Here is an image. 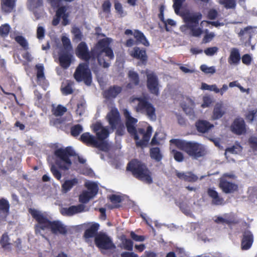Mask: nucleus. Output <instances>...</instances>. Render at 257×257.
Instances as JSON below:
<instances>
[{
	"instance_id": "31",
	"label": "nucleus",
	"mask_w": 257,
	"mask_h": 257,
	"mask_svg": "<svg viewBox=\"0 0 257 257\" xmlns=\"http://www.w3.org/2000/svg\"><path fill=\"white\" fill-rule=\"evenodd\" d=\"M78 183L77 178H73L71 180H66L62 185V189L64 192L66 193L70 191L73 186L76 185Z\"/></svg>"
},
{
	"instance_id": "1",
	"label": "nucleus",
	"mask_w": 257,
	"mask_h": 257,
	"mask_svg": "<svg viewBox=\"0 0 257 257\" xmlns=\"http://www.w3.org/2000/svg\"><path fill=\"white\" fill-rule=\"evenodd\" d=\"M111 39L105 38L100 39L89 51L88 47L85 42H81L75 50L76 55L85 62L90 60L97 59L99 65L107 68L110 65V61L114 58L113 51L110 47Z\"/></svg>"
},
{
	"instance_id": "29",
	"label": "nucleus",
	"mask_w": 257,
	"mask_h": 257,
	"mask_svg": "<svg viewBox=\"0 0 257 257\" xmlns=\"http://www.w3.org/2000/svg\"><path fill=\"white\" fill-rule=\"evenodd\" d=\"M96 140L94 136L90 135L88 132L82 134L79 139V140L84 144L87 146L92 147H94V145L96 144Z\"/></svg>"
},
{
	"instance_id": "63",
	"label": "nucleus",
	"mask_w": 257,
	"mask_h": 257,
	"mask_svg": "<svg viewBox=\"0 0 257 257\" xmlns=\"http://www.w3.org/2000/svg\"><path fill=\"white\" fill-rule=\"evenodd\" d=\"M203 100L202 107L203 108L209 107L212 102L211 99L208 96L204 97Z\"/></svg>"
},
{
	"instance_id": "18",
	"label": "nucleus",
	"mask_w": 257,
	"mask_h": 257,
	"mask_svg": "<svg viewBox=\"0 0 257 257\" xmlns=\"http://www.w3.org/2000/svg\"><path fill=\"white\" fill-rule=\"evenodd\" d=\"M253 242V236L251 231L246 230L243 232L241 242L242 250H248L251 246Z\"/></svg>"
},
{
	"instance_id": "37",
	"label": "nucleus",
	"mask_w": 257,
	"mask_h": 257,
	"mask_svg": "<svg viewBox=\"0 0 257 257\" xmlns=\"http://www.w3.org/2000/svg\"><path fill=\"white\" fill-rule=\"evenodd\" d=\"M10 204L5 198L0 199V212L8 214L9 212Z\"/></svg>"
},
{
	"instance_id": "34",
	"label": "nucleus",
	"mask_w": 257,
	"mask_h": 257,
	"mask_svg": "<svg viewBox=\"0 0 257 257\" xmlns=\"http://www.w3.org/2000/svg\"><path fill=\"white\" fill-rule=\"evenodd\" d=\"M10 238L7 232L4 233L1 236L0 239V244L2 247L5 249L9 248V246L11 244L10 242Z\"/></svg>"
},
{
	"instance_id": "27",
	"label": "nucleus",
	"mask_w": 257,
	"mask_h": 257,
	"mask_svg": "<svg viewBox=\"0 0 257 257\" xmlns=\"http://www.w3.org/2000/svg\"><path fill=\"white\" fill-rule=\"evenodd\" d=\"M99 228V224L98 223H93L86 229L84 233L83 237L85 239H89L95 236L99 233L98 230Z\"/></svg>"
},
{
	"instance_id": "47",
	"label": "nucleus",
	"mask_w": 257,
	"mask_h": 257,
	"mask_svg": "<svg viewBox=\"0 0 257 257\" xmlns=\"http://www.w3.org/2000/svg\"><path fill=\"white\" fill-rule=\"evenodd\" d=\"M10 26L9 24L2 25L0 27V36L2 37H7L10 31Z\"/></svg>"
},
{
	"instance_id": "43",
	"label": "nucleus",
	"mask_w": 257,
	"mask_h": 257,
	"mask_svg": "<svg viewBox=\"0 0 257 257\" xmlns=\"http://www.w3.org/2000/svg\"><path fill=\"white\" fill-rule=\"evenodd\" d=\"M257 116V109L248 111L245 115L246 120L249 122H252L256 119Z\"/></svg>"
},
{
	"instance_id": "6",
	"label": "nucleus",
	"mask_w": 257,
	"mask_h": 257,
	"mask_svg": "<svg viewBox=\"0 0 257 257\" xmlns=\"http://www.w3.org/2000/svg\"><path fill=\"white\" fill-rule=\"evenodd\" d=\"M54 154L56 157V164L59 168L63 170H68L72 165V162L70 159L71 157L78 156V160L80 163L84 164L86 162L83 158L80 157L76 154L71 147H67L63 149L59 148L55 150Z\"/></svg>"
},
{
	"instance_id": "48",
	"label": "nucleus",
	"mask_w": 257,
	"mask_h": 257,
	"mask_svg": "<svg viewBox=\"0 0 257 257\" xmlns=\"http://www.w3.org/2000/svg\"><path fill=\"white\" fill-rule=\"evenodd\" d=\"M111 4L109 0H105L102 4L101 8L104 13L109 14L111 12Z\"/></svg>"
},
{
	"instance_id": "39",
	"label": "nucleus",
	"mask_w": 257,
	"mask_h": 257,
	"mask_svg": "<svg viewBox=\"0 0 257 257\" xmlns=\"http://www.w3.org/2000/svg\"><path fill=\"white\" fill-rule=\"evenodd\" d=\"M83 132V127L77 124L72 126L70 128L71 135L74 137H78Z\"/></svg>"
},
{
	"instance_id": "33",
	"label": "nucleus",
	"mask_w": 257,
	"mask_h": 257,
	"mask_svg": "<svg viewBox=\"0 0 257 257\" xmlns=\"http://www.w3.org/2000/svg\"><path fill=\"white\" fill-rule=\"evenodd\" d=\"M122 247L124 249L132 251L133 249V241L128 238H126L124 235H123L121 238Z\"/></svg>"
},
{
	"instance_id": "42",
	"label": "nucleus",
	"mask_w": 257,
	"mask_h": 257,
	"mask_svg": "<svg viewBox=\"0 0 257 257\" xmlns=\"http://www.w3.org/2000/svg\"><path fill=\"white\" fill-rule=\"evenodd\" d=\"M73 83L70 81H68L67 84L61 88L62 92L63 94L67 95L73 93L72 85Z\"/></svg>"
},
{
	"instance_id": "38",
	"label": "nucleus",
	"mask_w": 257,
	"mask_h": 257,
	"mask_svg": "<svg viewBox=\"0 0 257 257\" xmlns=\"http://www.w3.org/2000/svg\"><path fill=\"white\" fill-rule=\"evenodd\" d=\"M15 41L23 48L25 50L29 49V44L26 39L22 36H17L15 38Z\"/></svg>"
},
{
	"instance_id": "21",
	"label": "nucleus",
	"mask_w": 257,
	"mask_h": 257,
	"mask_svg": "<svg viewBox=\"0 0 257 257\" xmlns=\"http://www.w3.org/2000/svg\"><path fill=\"white\" fill-rule=\"evenodd\" d=\"M195 126L197 132L202 134L208 133L214 127V125L208 121L203 119L198 120L195 122Z\"/></svg>"
},
{
	"instance_id": "15",
	"label": "nucleus",
	"mask_w": 257,
	"mask_h": 257,
	"mask_svg": "<svg viewBox=\"0 0 257 257\" xmlns=\"http://www.w3.org/2000/svg\"><path fill=\"white\" fill-rule=\"evenodd\" d=\"M207 194L211 199V203L214 206H221L225 204L224 198L219 195L214 188H208L207 190Z\"/></svg>"
},
{
	"instance_id": "20",
	"label": "nucleus",
	"mask_w": 257,
	"mask_h": 257,
	"mask_svg": "<svg viewBox=\"0 0 257 257\" xmlns=\"http://www.w3.org/2000/svg\"><path fill=\"white\" fill-rule=\"evenodd\" d=\"M133 57L140 60L143 64H146L148 60V56L145 49H140L138 47H135L130 53Z\"/></svg>"
},
{
	"instance_id": "5",
	"label": "nucleus",
	"mask_w": 257,
	"mask_h": 257,
	"mask_svg": "<svg viewBox=\"0 0 257 257\" xmlns=\"http://www.w3.org/2000/svg\"><path fill=\"white\" fill-rule=\"evenodd\" d=\"M126 171L130 172L137 179L146 184L153 183L152 174L147 165L138 160L133 159L127 165Z\"/></svg>"
},
{
	"instance_id": "26",
	"label": "nucleus",
	"mask_w": 257,
	"mask_h": 257,
	"mask_svg": "<svg viewBox=\"0 0 257 257\" xmlns=\"http://www.w3.org/2000/svg\"><path fill=\"white\" fill-rule=\"evenodd\" d=\"M1 9L3 12L10 14L16 11V0H1Z\"/></svg>"
},
{
	"instance_id": "59",
	"label": "nucleus",
	"mask_w": 257,
	"mask_h": 257,
	"mask_svg": "<svg viewBox=\"0 0 257 257\" xmlns=\"http://www.w3.org/2000/svg\"><path fill=\"white\" fill-rule=\"evenodd\" d=\"M130 236L134 240L136 241H143L145 239V237L144 235H137L133 231L130 233Z\"/></svg>"
},
{
	"instance_id": "53",
	"label": "nucleus",
	"mask_w": 257,
	"mask_h": 257,
	"mask_svg": "<svg viewBox=\"0 0 257 257\" xmlns=\"http://www.w3.org/2000/svg\"><path fill=\"white\" fill-rule=\"evenodd\" d=\"M200 70L206 74H213L215 72V69L214 66L208 67L203 64L201 65Z\"/></svg>"
},
{
	"instance_id": "28",
	"label": "nucleus",
	"mask_w": 257,
	"mask_h": 257,
	"mask_svg": "<svg viewBox=\"0 0 257 257\" xmlns=\"http://www.w3.org/2000/svg\"><path fill=\"white\" fill-rule=\"evenodd\" d=\"M240 59L239 50L236 48H232L228 58V63L231 65H237L240 63Z\"/></svg>"
},
{
	"instance_id": "13",
	"label": "nucleus",
	"mask_w": 257,
	"mask_h": 257,
	"mask_svg": "<svg viewBox=\"0 0 257 257\" xmlns=\"http://www.w3.org/2000/svg\"><path fill=\"white\" fill-rule=\"evenodd\" d=\"M218 187L225 194L233 193L238 190L237 184L227 180L225 178L219 179Z\"/></svg>"
},
{
	"instance_id": "30",
	"label": "nucleus",
	"mask_w": 257,
	"mask_h": 257,
	"mask_svg": "<svg viewBox=\"0 0 257 257\" xmlns=\"http://www.w3.org/2000/svg\"><path fill=\"white\" fill-rule=\"evenodd\" d=\"M134 36L136 40L137 44H142L147 47L149 46V42L141 31L135 30L134 32Z\"/></svg>"
},
{
	"instance_id": "24",
	"label": "nucleus",
	"mask_w": 257,
	"mask_h": 257,
	"mask_svg": "<svg viewBox=\"0 0 257 257\" xmlns=\"http://www.w3.org/2000/svg\"><path fill=\"white\" fill-rule=\"evenodd\" d=\"M201 18L202 15L200 13L193 15L187 13L184 15V17L188 28H190V26H198L199 21Z\"/></svg>"
},
{
	"instance_id": "64",
	"label": "nucleus",
	"mask_w": 257,
	"mask_h": 257,
	"mask_svg": "<svg viewBox=\"0 0 257 257\" xmlns=\"http://www.w3.org/2000/svg\"><path fill=\"white\" fill-rule=\"evenodd\" d=\"M218 13L216 10L214 9L210 10L208 13V18L210 20H214L216 18Z\"/></svg>"
},
{
	"instance_id": "11",
	"label": "nucleus",
	"mask_w": 257,
	"mask_h": 257,
	"mask_svg": "<svg viewBox=\"0 0 257 257\" xmlns=\"http://www.w3.org/2000/svg\"><path fill=\"white\" fill-rule=\"evenodd\" d=\"M147 87L152 94H159V84L157 76L153 72L147 74Z\"/></svg>"
},
{
	"instance_id": "2",
	"label": "nucleus",
	"mask_w": 257,
	"mask_h": 257,
	"mask_svg": "<svg viewBox=\"0 0 257 257\" xmlns=\"http://www.w3.org/2000/svg\"><path fill=\"white\" fill-rule=\"evenodd\" d=\"M170 146L174 145L178 149L186 153L192 159H198L205 156L206 150L201 144L194 141H188L179 139H172L169 141ZM171 154L173 156L175 160L178 162H182L184 159L183 154L176 149L170 147Z\"/></svg>"
},
{
	"instance_id": "56",
	"label": "nucleus",
	"mask_w": 257,
	"mask_h": 257,
	"mask_svg": "<svg viewBox=\"0 0 257 257\" xmlns=\"http://www.w3.org/2000/svg\"><path fill=\"white\" fill-rule=\"evenodd\" d=\"M114 7L116 13L121 16H123V10L122 5L118 1H115Z\"/></svg>"
},
{
	"instance_id": "9",
	"label": "nucleus",
	"mask_w": 257,
	"mask_h": 257,
	"mask_svg": "<svg viewBox=\"0 0 257 257\" xmlns=\"http://www.w3.org/2000/svg\"><path fill=\"white\" fill-rule=\"evenodd\" d=\"M95 245L100 250H111L116 248L112 239L105 233L99 232L94 238Z\"/></svg>"
},
{
	"instance_id": "14",
	"label": "nucleus",
	"mask_w": 257,
	"mask_h": 257,
	"mask_svg": "<svg viewBox=\"0 0 257 257\" xmlns=\"http://www.w3.org/2000/svg\"><path fill=\"white\" fill-rule=\"evenodd\" d=\"M106 118L112 130L116 128L121 123V117L117 108H112L106 115Z\"/></svg>"
},
{
	"instance_id": "44",
	"label": "nucleus",
	"mask_w": 257,
	"mask_h": 257,
	"mask_svg": "<svg viewBox=\"0 0 257 257\" xmlns=\"http://www.w3.org/2000/svg\"><path fill=\"white\" fill-rule=\"evenodd\" d=\"M30 7L34 10L40 8L43 5V0H28Z\"/></svg>"
},
{
	"instance_id": "32",
	"label": "nucleus",
	"mask_w": 257,
	"mask_h": 257,
	"mask_svg": "<svg viewBox=\"0 0 257 257\" xmlns=\"http://www.w3.org/2000/svg\"><path fill=\"white\" fill-rule=\"evenodd\" d=\"M150 153L151 158L155 160L156 162H159L162 159L163 155L159 148L154 147L151 148Z\"/></svg>"
},
{
	"instance_id": "23",
	"label": "nucleus",
	"mask_w": 257,
	"mask_h": 257,
	"mask_svg": "<svg viewBox=\"0 0 257 257\" xmlns=\"http://www.w3.org/2000/svg\"><path fill=\"white\" fill-rule=\"evenodd\" d=\"M226 108L221 102H217L214 106L212 114L211 115L212 120H215L221 118L226 113Z\"/></svg>"
},
{
	"instance_id": "55",
	"label": "nucleus",
	"mask_w": 257,
	"mask_h": 257,
	"mask_svg": "<svg viewBox=\"0 0 257 257\" xmlns=\"http://www.w3.org/2000/svg\"><path fill=\"white\" fill-rule=\"evenodd\" d=\"M50 170L53 176L58 180H60L62 177V175L61 172L58 170V169L56 168L55 165H52Z\"/></svg>"
},
{
	"instance_id": "7",
	"label": "nucleus",
	"mask_w": 257,
	"mask_h": 257,
	"mask_svg": "<svg viewBox=\"0 0 257 257\" xmlns=\"http://www.w3.org/2000/svg\"><path fill=\"white\" fill-rule=\"evenodd\" d=\"M130 102L134 103L137 101L138 104L135 106V110L138 113L145 114L152 120L156 119V108L149 100L147 96L138 97L133 95L130 97Z\"/></svg>"
},
{
	"instance_id": "35",
	"label": "nucleus",
	"mask_w": 257,
	"mask_h": 257,
	"mask_svg": "<svg viewBox=\"0 0 257 257\" xmlns=\"http://www.w3.org/2000/svg\"><path fill=\"white\" fill-rule=\"evenodd\" d=\"M109 199L113 204V206L110 208L111 209L118 208L121 206L119 203L122 201V199L120 196L112 194L109 197Z\"/></svg>"
},
{
	"instance_id": "52",
	"label": "nucleus",
	"mask_w": 257,
	"mask_h": 257,
	"mask_svg": "<svg viewBox=\"0 0 257 257\" xmlns=\"http://www.w3.org/2000/svg\"><path fill=\"white\" fill-rule=\"evenodd\" d=\"M62 41L64 47L63 50L70 51L72 50V46L69 39L67 37H63L62 39Z\"/></svg>"
},
{
	"instance_id": "17",
	"label": "nucleus",
	"mask_w": 257,
	"mask_h": 257,
	"mask_svg": "<svg viewBox=\"0 0 257 257\" xmlns=\"http://www.w3.org/2000/svg\"><path fill=\"white\" fill-rule=\"evenodd\" d=\"M85 206L83 204L78 205H72L69 207L62 208L61 210V213L64 216H71L75 214L83 212L84 210Z\"/></svg>"
},
{
	"instance_id": "57",
	"label": "nucleus",
	"mask_w": 257,
	"mask_h": 257,
	"mask_svg": "<svg viewBox=\"0 0 257 257\" xmlns=\"http://www.w3.org/2000/svg\"><path fill=\"white\" fill-rule=\"evenodd\" d=\"M218 50L217 47H212L205 49L204 53L207 56H211L214 55Z\"/></svg>"
},
{
	"instance_id": "10",
	"label": "nucleus",
	"mask_w": 257,
	"mask_h": 257,
	"mask_svg": "<svg viewBox=\"0 0 257 257\" xmlns=\"http://www.w3.org/2000/svg\"><path fill=\"white\" fill-rule=\"evenodd\" d=\"M85 186L88 191H83L79 196V201L83 203H87L97 194L98 191V186L95 182L86 183Z\"/></svg>"
},
{
	"instance_id": "36",
	"label": "nucleus",
	"mask_w": 257,
	"mask_h": 257,
	"mask_svg": "<svg viewBox=\"0 0 257 257\" xmlns=\"http://www.w3.org/2000/svg\"><path fill=\"white\" fill-rule=\"evenodd\" d=\"M109 135V132L108 128L104 127L96 133V139L99 141H104L108 137Z\"/></svg>"
},
{
	"instance_id": "46",
	"label": "nucleus",
	"mask_w": 257,
	"mask_h": 257,
	"mask_svg": "<svg viewBox=\"0 0 257 257\" xmlns=\"http://www.w3.org/2000/svg\"><path fill=\"white\" fill-rule=\"evenodd\" d=\"M66 111L67 109L65 107L61 105H58L56 108L53 110V114L56 116H62Z\"/></svg>"
},
{
	"instance_id": "19",
	"label": "nucleus",
	"mask_w": 257,
	"mask_h": 257,
	"mask_svg": "<svg viewBox=\"0 0 257 257\" xmlns=\"http://www.w3.org/2000/svg\"><path fill=\"white\" fill-rule=\"evenodd\" d=\"M231 130L233 133L238 135L245 133L246 128L244 120L242 118L235 119L231 125Z\"/></svg>"
},
{
	"instance_id": "16",
	"label": "nucleus",
	"mask_w": 257,
	"mask_h": 257,
	"mask_svg": "<svg viewBox=\"0 0 257 257\" xmlns=\"http://www.w3.org/2000/svg\"><path fill=\"white\" fill-rule=\"evenodd\" d=\"M72 57L70 51L61 50L58 54L60 66L63 69H67L71 65Z\"/></svg>"
},
{
	"instance_id": "41",
	"label": "nucleus",
	"mask_w": 257,
	"mask_h": 257,
	"mask_svg": "<svg viewBox=\"0 0 257 257\" xmlns=\"http://www.w3.org/2000/svg\"><path fill=\"white\" fill-rule=\"evenodd\" d=\"M197 26H190V28H188L192 36L198 37L203 33L202 29L197 27Z\"/></svg>"
},
{
	"instance_id": "45",
	"label": "nucleus",
	"mask_w": 257,
	"mask_h": 257,
	"mask_svg": "<svg viewBox=\"0 0 257 257\" xmlns=\"http://www.w3.org/2000/svg\"><path fill=\"white\" fill-rule=\"evenodd\" d=\"M37 78L38 80H43L45 78L44 75V68L42 65H36Z\"/></svg>"
},
{
	"instance_id": "58",
	"label": "nucleus",
	"mask_w": 257,
	"mask_h": 257,
	"mask_svg": "<svg viewBox=\"0 0 257 257\" xmlns=\"http://www.w3.org/2000/svg\"><path fill=\"white\" fill-rule=\"evenodd\" d=\"M214 36H215V35L213 33L211 32V33H208L207 32V30H206V33L205 35V36H204V38H203L202 43H205V44L209 43L213 39V38L214 37Z\"/></svg>"
},
{
	"instance_id": "62",
	"label": "nucleus",
	"mask_w": 257,
	"mask_h": 257,
	"mask_svg": "<svg viewBox=\"0 0 257 257\" xmlns=\"http://www.w3.org/2000/svg\"><path fill=\"white\" fill-rule=\"evenodd\" d=\"M124 126L121 122L117 127H116V134L118 136H122L124 132Z\"/></svg>"
},
{
	"instance_id": "51",
	"label": "nucleus",
	"mask_w": 257,
	"mask_h": 257,
	"mask_svg": "<svg viewBox=\"0 0 257 257\" xmlns=\"http://www.w3.org/2000/svg\"><path fill=\"white\" fill-rule=\"evenodd\" d=\"M220 4L224 5L227 9H234L236 7V2L235 0H223Z\"/></svg>"
},
{
	"instance_id": "49",
	"label": "nucleus",
	"mask_w": 257,
	"mask_h": 257,
	"mask_svg": "<svg viewBox=\"0 0 257 257\" xmlns=\"http://www.w3.org/2000/svg\"><path fill=\"white\" fill-rule=\"evenodd\" d=\"M102 151H106L108 148V144L104 141H99L96 140V143L94 147Z\"/></svg>"
},
{
	"instance_id": "54",
	"label": "nucleus",
	"mask_w": 257,
	"mask_h": 257,
	"mask_svg": "<svg viewBox=\"0 0 257 257\" xmlns=\"http://www.w3.org/2000/svg\"><path fill=\"white\" fill-rule=\"evenodd\" d=\"M250 148L255 151H257V137L251 136L248 140Z\"/></svg>"
},
{
	"instance_id": "50",
	"label": "nucleus",
	"mask_w": 257,
	"mask_h": 257,
	"mask_svg": "<svg viewBox=\"0 0 257 257\" xmlns=\"http://www.w3.org/2000/svg\"><path fill=\"white\" fill-rule=\"evenodd\" d=\"M185 1V0H173V8L174 11L177 15H180V10Z\"/></svg>"
},
{
	"instance_id": "25",
	"label": "nucleus",
	"mask_w": 257,
	"mask_h": 257,
	"mask_svg": "<svg viewBox=\"0 0 257 257\" xmlns=\"http://www.w3.org/2000/svg\"><path fill=\"white\" fill-rule=\"evenodd\" d=\"M176 175L180 180L190 183L196 182L199 178L193 172L189 171L187 172H180L176 171Z\"/></svg>"
},
{
	"instance_id": "8",
	"label": "nucleus",
	"mask_w": 257,
	"mask_h": 257,
	"mask_svg": "<svg viewBox=\"0 0 257 257\" xmlns=\"http://www.w3.org/2000/svg\"><path fill=\"white\" fill-rule=\"evenodd\" d=\"M73 76L77 82H83L85 85L90 86L92 83V77L89 68V62L80 63L77 67Z\"/></svg>"
},
{
	"instance_id": "3",
	"label": "nucleus",
	"mask_w": 257,
	"mask_h": 257,
	"mask_svg": "<svg viewBox=\"0 0 257 257\" xmlns=\"http://www.w3.org/2000/svg\"><path fill=\"white\" fill-rule=\"evenodd\" d=\"M29 212L37 222L34 227L36 235H41L42 237L46 238L43 232L49 230L54 234L58 233L65 234L67 233L66 227L60 221H51L46 214L35 209H29Z\"/></svg>"
},
{
	"instance_id": "40",
	"label": "nucleus",
	"mask_w": 257,
	"mask_h": 257,
	"mask_svg": "<svg viewBox=\"0 0 257 257\" xmlns=\"http://www.w3.org/2000/svg\"><path fill=\"white\" fill-rule=\"evenodd\" d=\"M128 77L132 83L135 86L138 85L140 82V79L138 74L135 71H130L128 72Z\"/></svg>"
},
{
	"instance_id": "60",
	"label": "nucleus",
	"mask_w": 257,
	"mask_h": 257,
	"mask_svg": "<svg viewBox=\"0 0 257 257\" xmlns=\"http://www.w3.org/2000/svg\"><path fill=\"white\" fill-rule=\"evenodd\" d=\"M242 62L246 65H249L252 61V58L250 55L246 54L243 55L241 57Z\"/></svg>"
},
{
	"instance_id": "22",
	"label": "nucleus",
	"mask_w": 257,
	"mask_h": 257,
	"mask_svg": "<svg viewBox=\"0 0 257 257\" xmlns=\"http://www.w3.org/2000/svg\"><path fill=\"white\" fill-rule=\"evenodd\" d=\"M122 90L121 86L116 85L111 86L103 92V96L107 99L115 98L121 92Z\"/></svg>"
},
{
	"instance_id": "61",
	"label": "nucleus",
	"mask_w": 257,
	"mask_h": 257,
	"mask_svg": "<svg viewBox=\"0 0 257 257\" xmlns=\"http://www.w3.org/2000/svg\"><path fill=\"white\" fill-rule=\"evenodd\" d=\"M45 36V29L43 27L39 26L37 29V37L39 40L44 39Z\"/></svg>"
},
{
	"instance_id": "4",
	"label": "nucleus",
	"mask_w": 257,
	"mask_h": 257,
	"mask_svg": "<svg viewBox=\"0 0 257 257\" xmlns=\"http://www.w3.org/2000/svg\"><path fill=\"white\" fill-rule=\"evenodd\" d=\"M123 115L125 118V125L128 133L134 137L137 147H146L150 140L152 133V127L149 125L145 130L144 128L137 129L136 124L138 119L131 116L130 111L125 109Z\"/></svg>"
},
{
	"instance_id": "12",
	"label": "nucleus",
	"mask_w": 257,
	"mask_h": 257,
	"mask_svg": "<svg viewBox=\"0 0 257 257\" xmlns=\"http://www.w3.org/2000/svg\"><path fill=\"white\" fill-rule=\"evenodd\" d=\"M67 8L65 6H62L57 9L55 16L53 18L52 24L54 26H57L62 19V24L63 26H66L69 24L68 17L69 15L66 13Z\"/></svg>"
}]
</instances>
